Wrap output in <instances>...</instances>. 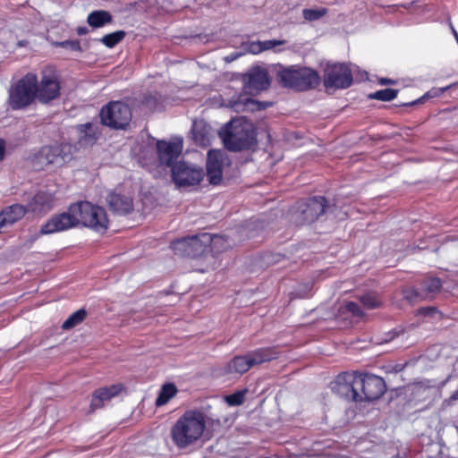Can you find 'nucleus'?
Wrapping results in <instances>:
<instances>
[{"mask_svg": "<svg viewBox=\"0 0 458 458\" xmlns=\"http://www.w3.org/2000/svg\"><path fill=\"white\" fill-rule=\"evenodd\" d=\"M220 425L218 419L209 418L200 408L187 409L171 426L169 437L178 450H185L202 440L208 426Z\"/></svg>", "mask_w": 458, "mask_h": 458, "instance_id": "1", "label": "nucleus"}, {"mask_svg": "<svg viewBox=\"0 0 458 458\" xmlns=\"http://www.w3.org/2000/svg\"><path fill=\"white\" fill-rule=\"evenodd\" d=\"M219 136L226 149L241 151L257 144L253 125L242 119H233L219 131Z\"/></svg>", "mask_w": 458, "mask_h": 458, "instance_id": "2", "label": "nucleus"}, {"mask_svg": "<svg viewBox=\"0 0 458 458\" xmlns=\"http://www.w3.org/2000/svg\"><path fill=\"white\" fill-rule=\"evenodd\" d=\"M276 81L284 87L297 91L316 89L321 82L318 72L308 67H281L276 72Z\"/></svg>", "mask_w": 458, "mask_h": 458, "instance_id": "3", "label": "nucleus"}, {"mask_svg": "<svg viewBox=\"0 0 458 458\" xmlns=\"http://www.w3.org/2000/svg\"><path fill=\"white\" fill-rule=\"evenodd\" d=\"M71 209L75 214L77 226L81 225L101 233L107 230L109 220L104 208L89 201H79L71 204Z\"/></svg>", "mask_w": 458, "mask_h": 458, "instance_id": "4", "label": "nucleus"}, {"mask_svg": "<svg viewBox=\"0 0 458 458\" xmlns=\"http://www.w3.org/2000/svg\"><path fill=\"white\" fill-rule=\"evenodd\" d=\"M35 99H38L37 75L28 72L10 89L9 105L13 110H19L29 106Z\"/></svg>", "mask_w": 458, "mask_h": 458, "instance_id": "5", "label": "nucleus"}, {"mask_svg": "<svg viewBox=\"0 0 458 458\" xmlns=\"http://www.w3.org/2000/svg\"><path fill=\"white\" fill-rule=\"evenodd\" d=\"M131 117V107L123 101H110L99 112L100 123L114 130H126Z\"/></svg>", "mask_w": 458, "mask_h": 458, "instance_id": "6", "label": "nucleus"}, {"mask_svg": "<svg viewBox=\"0 0 458 458\" xmlns=\"http://www.w3.org/2000/svg\"><path fill=\"white\" fill-rule=\"evenodd\" d=\"M211 242V235L203 233L175 240L171 242L170 248L179 257L196 259L208 250Z\"/></svg>", "mask_w": 458, "mask_h": 458, "instance_id": "7", "label": "nucleus"}, {"mask_svg": "<svg viewBox=\"0 0 458 458\" xmlns=\"http://www.w3.org/2000/svg\"><path fill=\"white\" fill-rule=\"evenodd\" d=\"M323 85L326 90L335 91L345 89L353 83V76L350 66L346 64H327L323 71Z\"/></svg>", "mask_w": 458, "mask_h": 458, "instance_id": "8", "label": "nucleus"}, {"mask_svg": "<svg viewBox=\"0 0 458 458\" xmlns=\"http://www.w3.org/2000/svg\"><path fill=\"white\" fill-rule=\"evenodd\" d=\"M61 82L57 70L53 65L44 67L40 72V81L37 79L38 100L47 104L60 97Z\"/></svg>", "mask_w": 458, "mask_h": 458, "instance_id": "9", "label": "nucleus"}, {"mask_svg": "<svg viewBox=\"0 0 458 458\" xmlns=\"http://www.w3.org/2000/svg\"><path fill=\"white\" fill-rule=\"evenodd\" d=\"M327 207V200L323 196H314L297 202L295 220L301 225L314 223L321 216Z\"/></svg>", "mask_w": 458, "mask_h": 458, "instance_id": "10", "label": "nucleus"}, {"mask_svg": "<svg viewBox=\"0 0 458 458\" xmlns=\"http://www.w3.org/2000/svg\"><path fill=\"white\" fill-rule=\"evenodd\" d=\"M443 282L440 278L427 276L421 279L417 286L403 290V296L409 301L433 300L440 293Z\"/></svg>", "mask_w": 458, "mask_h": 458, "instance_id": "11", "label": "nucleus"}, {"mask_svg": "<svg viewBox=\"0 0 458 458\" xmlns=\"http://www.w3.org/2000/svg\"><path fill=\"white\" fill-rule=\"evenodd\" d=\"M358 385L360 403L376 401L386 391L383 377L370 373H359Z\"/></svg>", "mask_w": 458, "mask_h": 458, "instance_id": "12", "label": "nucleus"}, {"mask_svg": "<svg viewBox=\"0 0 458 458\" xmlns=\"http://www.w3.org/2000/svg\"><path fill=\"white\" fill-rule=\"evenodd\" d=\"M359 372L340 373L333 383L332 389L347 401L360 403L358 385Z\"/></svg>", "mask_w": 458, "mask_h": 458, "instance_id": "13", "label": "nucleus"}, {"mask_svg": "<svg viewBox=\"0 0 458 458\" xmlns=\"http://www.w3.org/2000/svg\"><path fill=\"white\" fill-rule=\"evenodd\" d=\"M75 147L71 143L62 142L55 145L43 146L36 156V158L46 165L72 160Z\"/></svg>", "mask_w": 458, "mask_h": 458, "instance_id": "14", "label": "nucleus"}, {"mask_svg": "<svg viewBox=\"0 0 458 458\" xmlns=\"http://www.w3.org/2000/svg\"><path fill=\"white\" fill-rule=\"evenodd\" d=\"M203 169L191 166L185 162L175 163L172 167V179L179 186H191L199 184L203 179Z\"/></svg>", "mask_w": 458, "mask_h": 458, "instance_id": "15", "label": "nucleus"}, {"mask_svg": "<svg viewBox=\"0 0 458 458\" xmlns=\"http://www.w3.org/2000/svg\"><path fill=\"white\" fill-rule=\"evenodd\" d=\"M71 205L67 211L53 215L40 228L39 235L52 234L77 227L74 212L71 211Z\"/></svg>", "mask_w": 458, "mask_h": 458, "instance_id": "16", "label": "nucleus"}, {"mask_svg": "<svg viewBox=\"0 0 458 458\" xmlns=\"http://www.w3.org/2000/svg\"><path fill=\"white\" fill-rule=\"evenodd\" d=\"M182 151V140L167 141L165 140H157V155L161 165L173 167L175 160Z\"/></svg>", "mask_w": 458, "mask_h": 458, "instance_id": "17", "label": "nucleus"}, {"mask_svg": "<svg viewBox=\"0 0 458 458\" xmlns=\"http://www.w3.org/2000/svg\"><path fill=\"white\" fill-rule=\"evenodd\" d=\"M226 159L227 157L221 150L210 149L208 152L206 170L211 184L216 185L222 181L223 167Z\"/></svg>", "mask_w": 458, "mask_h": 458, "instance_id": "18", "label": "nucleus"}, {"mask_svg": "<svg viewBox=\"0 0 458 458\" xmlns=\"http://www.w3.org/2000/svg\"><path fill=\"white\" fill-rule=\"evenodd\" d=\"M123 389V386L122 384H114L109 386L96 389L92 394V399L89 405L90 411L93 412L96 410L102 408L106 401H109L113 397L117 396Z\"/></svg>", "mask_w": 458, "mask_h": 458, "instance_id": "19", "label": "nucleus"}, {"mask_svg": "<svg viewBox=\"0 0 458 458\" xmlns=\"http://www.w3.org/2000/svg\"><path fill=\"white\" fill-rule=\"evenodd\" d=\"M54 202L53 194L40 191L31 198L26 208L34 214H46L53 208Z\"/></svg>", "mask_w": 458, "mask_h": 458, "instance_id": "20", "label": "nucleus"}, {"mask_svg": "<svg viewBox=\"0 0 458 458\" xmlns=\"http://www.w3.org/2000/svg\"><path fill=\"white\" fill-rule=\"evenodd\" d=\"M106 201L110 209L118 215H128L133 210V199L131 196L112 191Z\"/></svg>", "mask_w": 458, "mask_h": 458, "instance_id": "21", "label": "nucleus"}, {"mask_svg": "<svg viewBox=\"0 0 458 458\" xmlns=\"http://www.w3.org/2000/svg\"><path fill=\"white\" fill-rule=\"evenodd\" d=\"M27 212H29L27 208L21 204L8 206L0 212V225H3L4 228L8 225H13L23 218Z\"/></svg>", "mask_w": 458, "mask_h": 458, "instance_id": "22", "label": "nucleus"}, {"mask_svg": "<svg viewBox=\"0 0 458 458\" xmlns=\"http://www.w3.org/2000/svg\"><path fill=\"white\" fill-rule=\"evenodd\" d=\"M77 131L80 133L79 143L84 147L93 146L101 135L99 126L92 123L77 125Z\"/></svg>", "mask_w": 458, "mask_h": 458, "instance_id": "23", "label": "nucleus"}, {"mask_svg": "<svg viewBox=\"0 0 458 458\" xmlns=\"http://www.w3.org/2000/svg\"><path fill=\"white\" fill-rule=\"evenodd\" d=\"M267 106L269 105L254 100L246 94H241L236 99L231 100V106L237 113L262 110Z\"/></svg>", "mask_w": 458, "mask_h": 458, "instance_id": "24", "label": "nucleus"}, {"mask_svg": "<svg viewBox=\"0 0 458 458\" xmlns=\"http://www.w3.org/2000/svg\"><path fill=\"white\" fill-rule=\"evenodd\" d=\"M252 366L276 360L280 352L276 346L257 348L248 352Z\"/></svg>", "mask_w": 458, "mask_h": 458, "instance_id": "25", "label": "nucleus"}, {"mask_svg": "<svg viewBox=\"0 0 458 458\" xmlns=\"http://www.w3.org/2000/svg\"><path fill=\"white\" fill-rule=\"evenodd\" d=\"M245 84L250 90L261 91L267 89L270 85L267 72L261 69L251 72L248 75Z\"/></svg>", "mask_w": 458, "mask_h": 458, "instance_id": "26", "label": "nucleus"}, {"mask_svg": "<svg viewBox=\"0 0 458 458\" xmlns=\"http://www.w3.org/2000/svg\"><path fill=\"white\" fill-rule=\"evenodd\" d=\"M252 366L249 354L234 356L225 366L227 374H244Z\"/></svg>", "mask_w": 458, "mask_h": 458, "instance_id": "27", "label": "nucleus"}, {"mask_svg": "<svg viewBox=\"0 0 458 458\" xmlns=\"http://www.w3.org/2000/svg\"><path fill=\"white\" fill-rule=\"evenodd\" d=\"M87 21L92 28H100L112 21V15L104 10L93 11L88 15Z\"/></svg>", "mask_w": 458, "mask_h": 458, "instance_id": "28", "label": "nucleus"}, {"mask_svg": "<svg viewBox=\"0 0 458 458\" xmlns=\"http://www.w3.org/2000/svg\"><path fill=\"white\" fill-rule=\"evenodd\" d=\"M178 390L174 383H165L161 386L155 404L157 407L165 405L172 398H174Z\"/></svg>", "mask_w": 458, "mask_h": 458, "instance_id": "29", "label": "nucleus"}, {"mask_svg": "<svg viewBox=\"0 0 458 458\" xmlns=\"http://www.w3.org/2000/svg\"><path fill=\"white\" fill-rule=\"evenodd\" d=\"M360 303L369 310H374L382 306L380 296L376 292H369L359 297Z\"/></svg>", "mask_w": 458, "mask_h": 458, "instance_id": "30", "label": "nucleus"}, {"mask_svg": "<svg viewBox=\"0 0 458 458\" xmlns=\"http://www.w3.org/2000/svg\"><path fill=\"white\" fill-rule=\"evenodd\" d=\"M86 317L87 311L84 309H80L68 317L63 323L62 328L64 330L71 329L84 321Z\"/></svg>", "mask_w": 458, "mask_h": 458, "instance_id": "31", "label": "nucleus"}, {"mask_svg": "<svg viewBox=\"0 0 458 458\" xmlns=\"http://www.w3.org/2000/svg\"><path fill=\"white\" fill-rule=\"evenodd\" d=\"M161 96L157 93H146L142 99V106L154 112L161 106Z\"/></svg>", "mask_w": 458, "mask_h": 458, "instance_id": "32", "label": "nucleus"}, {"mask_svg": "<svg viewBox=\"0 0 458 458\" xmlns=\"http://www.w3.org/2000/svg\"><path fill=\"white\" fill-rule=\"evenodd\" d=\"M397 89L387 88L377 90L376 92L369 94V98L381 101H391L397 97Z\"/></svg>", "mask_w": 458, "mask_h": 458, "instance_id": "33", "label": "nucleus"}, {"mask_svg": "<svg viewBox=\"0 0 458 458\" xmlns=\"http://www.w3.org/2000/svg\"><path fill=\"white\" fill-rule=\"evenodd\" d=\"M125 36L124 30H116L113 33L105 35L101 38V42L107 47L112 48L121 42Z\"/></svg>", "mask_w": 458, "mask_h": 458, "instance_id": "34", "label": "nucleus"}, {"mask_svg": "<svg viewBox=\"0 0 458 458\" xmlns=\"http://www.w3.org/2000/svg\"><path fill=\"white\" fill-rule=\"evenodd\" d=\"M248 393V390L245 388V389H242V390H238L229 395H226L225 396V402L230 405V406H239V405H242L244 401H245V397H246V394Z\"/></svg>", "mask_w": 458, "mask_h": 458, "instance_id": "35", "label": "nucleus"}, {"mask_svg": "<svg viewBox=\"0 0 458 458\" xmlns=\"http://www.w3.org/2000/svg\"><path fill=\"white\" fill-rule=\"evenodd\" d=\"M327 10L324 7L315 8V9H304L302 11L303 17L306 21H314L321 19L324 15H326Z\"/></svg>", "mask_w": 458, "mask_h": 458, "instance_id": "36", "label": "nucleus"}, {"mask_svg": "<svg viewBox=\"0 0 458 458\" xmlns=\"http://www.w3.org/2000/svg\"><path fill=\"white\" fill-rule=\"evenodd\" d=\"M344 312L350 313L352 317L361 318L365 317V312L360 306L354 301H345L342 307Z\"/></svg>", "mask_w": 458, "mask_h": 458, "instance_id": "37", "label": "nucleus"}, {"mask_svg": "<svg viewBox=\"0 0 458 458\" xmlns=\"http://www.w3.org/2000/svg\"><path fill=\"white\" fill-rule=\"evenodd\" d=\"M457 86H458V81L452 83L444 88H433L430 90H428L421 98L418 99L417 101H415L413 103H411L410 105H413L415 103L421 102V99H423V98H430L439 97L440 95H442L444 92H445L449 89H452V88H454Z\"/></svg>", "mask_w": 458, "mask_h": 458, "instance_id": "38", "label": "nucleus"}, {"mask_svg": "<svg viewBox=\"0 0 458 458\" xmlns=\"http://www.w3.org/2000/svg\"><path fill=\"white\" fill-rule=\"evenodd\" d=\"M192 133L195 142L198 143L199 146L206 147L209 145V137L204 130H198L194 128L192 130Z\"/></svg>", "mask_w": 458, "mask_h": 458, "instance_id": "39", "label": "nucleus"}, {"mask_svg": "<svg viewBox=\"0 0 458 458\" xmlns=\"http://www.w3.org/2000/svg\"><path fill=\"white\" fill-rule=\"evenodd\" d=\"M419 314L425 317L437 316V320H442L445 318L444 313L438 310L436 307H423L419 310Z\"/></svg>", "mask_w": 458, "mask_h": 458, "instance_id": "40", "label": "nucleus"}, {"mask_svg": "<svg viewBox=\"0 0 458 458\" xmlns=\"http://www.w3.org/2000/svg\"><path fill=\"white\" fill-rule=\"evenodd\" d=\"M54 46L61 47L64 48H69L72 51H81V43L78 39L75 40H64L61 42H55L53 43Z\"/></svg>", "mask_w": 458, "mask_h": 458, "instance_id": "41", "label": "nucleus"}, {"mask_svg": "<svg viewBox=\"0 0 458 458\" xmlns=\"http://www.w3.org/2000/svg\"><path fill=\"white\" fill-rule=\"evenodd\" d=\"M280 42H277L276 40H267L262 43V45L259 47L258 51L260 50H267L274 47L275 46L278 45Z\"/></svg>", "mask_w": 458, "mask_h": 458, "instance_id": "42", "label": "nucleus"}, {"mask_svg": "<svg viewBox=\"0 0 458 458\" xmlns=\"http://www.w3.org/2000/svg\"><path fill=\"white\" fill-rule=\"evenodd\" d=\"M5 152V146L4 141L3 140H0V161L4 159Z\"/></svg>", "mask_w": 458, "mask_h": 458, "instance_id": "43", "label": "nucleus"}, {"mask_svg": "<svg viewBox=\"0 0 458 458\" xmlns=\"http://www.w3.org/2000/svg\"><path fill=\"white\" fill-rule=\"evenodd\" d=\"M458 400V389L455 390L451 395H450V401H457Z\"/></svg>", "mask_w": 458, "mask_h": 458, "instance_id": "44", "label": "nucleus"}, {"mask_svg": "<svg viewBox=\"0 0 458 458\" xmlns=\"http://www.w3.org/2000/svg\"><path fill=\"white\" fill-rule=\"evenodd\" d=\"M38 235H33L30 239V245H32L34 242L38 239Z\"/></svg>", "mask_w": 458, "mask_h": 458, "instance_id": "45", "label": "nucleus"}, {"mask_svg": "<svg viewBox=\"0 0 458 458\" xmlns=\"http://www.w3.org/2000/svg\"><path fill=\"white\" fill-rule=\"evenodd\" d=\"M80 36L87 34L89 30H77Z\"/></svg>", "mask_w": 458, "mask_h": 458, "instance_id": "46", "label": "nucleus"}, {"mask_svg": "<svg viewBox=\"0 0 458 458\" xmlns=\"http://www.w3.org/2000/svg\"><path fill=\"white\" fill-rule=\"evenodd\" d=\"M396 335H397L396 333H393L392 335L388 339H386V341H390V340L394 339Z\"/></svg>", "mask_w": 458, "mask_h": 458, "instance_id": "47", "label": "nucleus"}, {"mask_svg": "<svg viewBox=\"0 0 458 458\" xmlns=\"http://www.w3.org/2000/svg\"><path fill=\"white\" fill-rule=\"evenodd\" d=\"M452 32L454 33V35L455 36L457 41H458V34H457V30H452Z\"/></svg>", "mask_w": 458, "mask_h": 458, "instance_id": "48", "label": "nucleus"}, {"mask_svg": "<svg viewBox=\"0 0 458 458\" xmlns=\"http://www.w3.org/2000/svg\"><path fill=\"white\" fill-rule=\"evenodd\" d=\"M196 37L199 38V35H196ZM189 38H195V35H191Z\"/></svg>", "mask_w": 458, "mask_h": 458, "instance_id": "49", "label": "nucleus"}, {"mask_svg": "<svg viewBox=\"0 0 458 458\" xmlns=\"http://www.w3.org/2000/svg\"><path fill=\"white\" fill-rule=\"evenodd\" d=\"M444 111L445 112H449V111H451V108H445Z\"/></svg>", "mask_w": 458, "mask_h": 458, "instance_id": "50", "label": "nucleus"}]
</instances>
